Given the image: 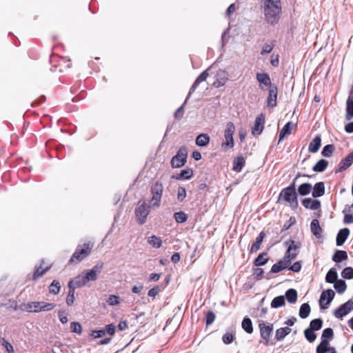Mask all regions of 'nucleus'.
<instances>
[{
  "mask_svg": "<svg viewBox=\"0 0 353 353\" xmlns=\"http://www.w3.org/2000/svg\"><path fill=\"white\" fill-rule=\"evenodd\" d=\"M1 345L5 347L6 351L8 353H14V350L12 344L9 343L8 341H6L5 339H2Z\"/></svg>",
  "mask_w": 353,
  "mask_h": 353,
  "instance_id": "bf43d9fd",
  "label": "nucleus"
},
{
  "mask_svg": "<svg viewBox=\"0 0 353 353\" xmlns=\"http://www.w3.org/2000/svg\"><path fill=\"white\" fill-rule=\"evenodd\" d=\"M212 67H210L208 70L203 71L195 80L193 85L190 88L189 96L194 92L196 87L202 82L205 81L209 76L208 71L211 70Z\"/></svg>",
  "mask_w": 353,
  "mask_h": 353,
  "instance_id": "a211bd4d",
  "label": "nucleus"
},
{
  "mask_svg": "<svg viewBox=\"0 0 353 353\" xmlns=\"http://www.w3.org/2000/svg\"><path fill=\"white\" fill-rule=\"evenodd\" d=\"M61 285L59 281L54 280L49 286V291L51 294H57L59 293Z\"/></svg>",
  "mask_w": 353,
  "mask_h": 353,
  "instance_id": "a18cd8bd",
  "label": "nucleus"
},
{
  "mask_svg": "<svg viewBox=\"0 0 353 353\" xmlns=\"http://www.w3.org/2000/svg\"><path fill=\"white\" fill-rule=\"evenodd\" d=\"M347 254L346 252L343 250H338L333 255L332 260L336 263L341 262L343 260L347 259Z\"/></svg>",
  "mask_w": 353,
  "mask_h": 353,
  "instance_id": "58836bf2",
  "label": "nucleus"
},
{
  "mask_svg": "<svg viewBox=\"0 0 353 353\" xmlns=\"http://www.w3.org/2000/svg\"><path fill=\"white\" fill-rule=\"evenodd\" d=\"M215 319V314L212 312H208L206 314V324H212Z\"/></svg>",
  "mask_w": 353,
  "mask_h": 353,
  "instance_id": "0e129e2a",
  "label": "nucleus"
},
{
  "mask_svg": "<svg viewBox=\"0 0 353 353\" xmlns=\"http://www.w3.org/2000/svg\"><path fill=\"white\" fill-rule=\"evenodd\" d=\"M303 205L306 208L311 210H317L320 208L321 203L318 200L311 198L305 199L303 201Z\"/></svg>",
  "mask_w": 353,
  "mask_h": 353,
  "instance_id": "5701e85b",
  "label": "nucleus"
},
{
  "mask_svg": "<svg viewBox=\"0 0 353 353\" xmlns=\"http://www.w3.org/2000/svg\"><path fill=\"white\" fill-rule=\"evenodd\" d=\"M41 264L39 267L37 268L33 275V279L37 280L39 277L43 275L48 270L49 267L43 268Z\"/></svg>",
  "mask_w": 353,
  "mask_h": 353,
  "instance_id": "c03bdc74",
  "label": "nucleus"
},
{
  "mask_svg": "<svg viewBox=\"0 0 353 353\" xmlns=\"http://www.w3.org/2000/svg\"><path fill=\"white\" fill-rule=\"evenodd\" d=\"M350 234V230L347 228L341 229L336 236V245L340 246L342 245Z\"/></svg>",
  "mask_w": 353,
  "mask_h": 353,
  "instance_id": "4be33fe9",
  "label": "nucleus"
},
{
  "mask_svg": "<svg viewBox=\"0 0 353 353\" xmlns=\"http://www.w3.org/2000/svg\"><path fill=\"white\" fill-rule=\"evenodd\" d=\"M103 263L100 261L91 269L83 271L82 274L84 276L86 283H88L89 281H95L101 274L103 268Z\"/></svg>",
  "mask_w": 353,
  "mask_h": 353,
  "instance_id": "423d86ee",
  "label": "nucleus"
},
{
  "mask_svg": "<svg viewBox=\"0 0 353 353\" xmlns=\"http://www.w3.org/2000/svg\"><path fill=\"white\" fill-rule=\"evenodd\" d=\"M311 231L316 237H320L321 234V228L317 219H313L310 225Z\"/></svg>",
  "mask_w": 353,
  "mask_h": 353,
  "instance_id": "7c9ffc66",
  "label": "nucleus"
},
{
  "mask_svg": "<svg viewBox=\"0 0 353 353\" xmlns=\"http://www.w3.org/2000/svg\"><path fill=\"white\" fill-rule=\"evenodd\" d=\"M328 162L325 159L319 160L313 167V170L316 172L324 171L327 167Z\"/></svg>",
  "mask_w": 353,
  "mask_h": 353,
  "instance_id": "473e14b6",
  "label": "nucleus"
},
{
  "mask_svg": "<svg viewBox=\"0 0 353 353\" xmlns=\"http://www.w3.org/2000/svg\"><path fill=\"white\" fill-rule=\"evenodd\" d=\"M70 329L72 332L81 334L82 332L81 325L78 322H72L70 323Z\"/></svg>",
  "mask_w": 353,
  "mask_h": 353,
  "instance_id": "3c124183",
  "label": "nucleus"
},
{
  "mask_svg": "<svg viewBox=\"0 0 353 353\" xmlns=\"http://www.w3.org/2000/svg\"><path fill=\"white\" fill-rule=\"evenodd\" d=\"M301 263L296 262L292 265H291L289 269L293 272H298L301 270Z\"/></svg>",
  "mask_w": 353,
  "mask_h": 353,
  "instance_id": "338daca9",
  "label": "nucleus"
},
{
  "mask_svg": "<svg viewBox=\"0 0 353 353\" xmlns=\"http://www.w3.org/2000/svg\"><path fill=\"white\" fill-rule=\"evenodd\" d=\"M148 242L150 245L155 248H159L162 244L161 238L155 235L150 236L148 239Z\"/></svg>",
  "mask_w": 353,
  "mask_h": 353,
  "instance_id": "e433bc0d",
  "label": "nucleus"
},
{
  "mask_svg": "<svg viewBox=\"0 0 353 353\" xmlns=\"http://www.w3.org/2000/svg\"><path fill=\"white\" fill-rule=\"evenodd\" d=\"M312 186L310 183H305L301 184L298 188V192L300 195L305 196L310 193Z\"/></svg>",
  "mask_w": 353,
  "mask_h": 353,
  "instance_id": "2f4dec72",
  "label": "nucleus"
},
{
  "mask_svg": "<svg viewBox=\"0 0 353 353\" xmlns=\"http://www.w3.org/2000/svg\"><path fill=\"white\" fill-rule=\"evenodd\" d=\"M105 332L110 335H113L115 332V325L113 324H109L106 326V329L105 330Z\"/></svg>",
  "mask_w": 353,
  "mask_h": 353,
  "instance_id": "774afa93",
  "label": "nucleus"
},
{
  "mask_svg": "<svg viewBox=\"0 0 353 353\" xmlns=\"http://www.w3.org/2000/svg\"><path fill=\"white\" fill-rule=\"evenodd\" d=\"M277 99V88L276 86H271L269 88V94L268 97V106L274 108L276 105Z\"/></svg>",
  "mask_w": 353,
  "mask_h": 353,
  "instance_id": "6ab92c4d",
  "label": "nucleus"
},
{
  "mask_svg": "<svg viewBox=\"0 0 353 353\" xmlns=\"http://www.w3.org/2000/svg\"><path fill=\"white\" fill-rule=\"evenodd\" d=\"M235 132V125L232 122H228L224 130V140L221 143V148L224 150L234 147V142L233 135Z\"/></svg>",
  "mask_w": 353,
  "mask_h": 353,
  "instance_id": "7ed1b4c3",
  "label": "nucleus"
},
{
  "mask_svg": "<svg viewBox=\"0 0 353 353\" xmlns=\"http://www.w3.org/2000/svg\"><path fill=\"white\" fill-rule=\"evenodd\" d=\"M87 284L85 279L84 278L83 274L82 272L74 277L72 280L70 281L68 283V288L69 289H74L79 288L81 287H83Z\"/></svg>",
  "mask_w": 353,
  "mask_h": 353,
  "instance_id": "2eb2a0df",
  "label": "nucleus"
},
{
  "mask_svg": "<svg viewBox=\"0 0 353 353\" xmlns=\"http://www.w3.org/2000/svg\"><path fill=\"white\" fill-rule=\"evenodd\" d=\"M333 151L334 146L332 145H327L323 148L322 154L324 157H330L332 154Z\"/></svg>",
  "mask_w": 353,
  "mask_h": 353,
  "instance_id": "4d7b16f0",
  "label": "nucleus"
},
{
  "mask_svg": "<svg viewBox=\"0 0 353 353\" xmlns=\"http://www.w3.org/2000/svg\"><path fill=\"white\" fill-rule=\"evenodd\" d=\"M107 302L111 306L118 305L120 303L119 297L114 294L110 295Z\"/></svg>",
  "mask_w": 353,
  "mask_h": 353,
  "instance_id": "603ef678",
  "label": "nucleus"
},
{
  "mask_svg": "<svg viewBox=\"0 0 353 353\" xmlns=\"http://www.w3.org/2000/svg\"><path fill=\"white\" fill-rule=\"evenodd\" d=\"M263 10L265 21L270 24L276 23L281 12V1L263 0Z\"/></svg>",
  "mask_w": 353,
  "mask_h": 353,
  "instance_id": "f257e3e1",
  "label": "nucleus"
},
{
  "mask_svg": "<svg viewBox=\"0 0 353 353\" xmlns=\"http://www.w3.org/2000/svg\"><path fill=\"white\" fill-rule=\"evenodd\" d=\"M267 259L265 258V255L261 254L256 259L254 263L256 266H260L265 264L267 263Z\"/></svg>",
  "mask_w": 353,
  "mask_h": 353,
  "instance_id": "052dcab7",
  "label": "nucleus"
},
{
  "mask_svg": "<svg viewBox=\"0 0 353 353\" xmlns=\"http://www.w3.org/2000/svg\"><path fill=\"white\" fill-rule=\"evenodd\" d=\"M215 81L213 82L212 85L215 88H220L223 86L228 81V73L222 69L217 70L214 76Z\"/></svg>",
  "mask_w": 353,
  "mask_h": 353,
  "instance_id": "f8f14e48",
  "label": "nucleus"
},
{
  "mask_svg": "<svg viewBox=\"0 0 353 353\" xmlns=\"http://www.w3.org/2000/svg\"><path fill=\"white\" fill-rule=\"evenodd\" d=\"M260 335L266 344L269 342L270 334L273 330V325L271 323H262L259 324Z\"/></svg>",
  "mask_w": 353,
  "mask_h": 353,
  "instance_id": "4468645a",
  "label": "nucleus"
},
{
  "mask_svg": "<svg viewBox=\"0 0 353 353\" xmlns=\"http://www.w3.org/2000/svg\"><path fill=\"white\" fill-rule=\"evenodd\" d=\"M341 276L346 279H353V268L351 267L344 268L341 272Z\"/></svg>",
  "mask_w": 353,
  "mask_h": 353,
  "instance_id": "09e8293b",
  "label": "nucleus"
},
{
  "mask_svg": "<svg viewBox=\"0 0 353 353\" xmlns=\"http://www.w3.org/2000/svg\"><path fill=\"white\" fill-rule=\"evenodd\" d=\"M288 243H289V242H285L286 245ZM299 246L294 241H290V245H288V250H287L283 259L288 265H290L291 263V261L294 259L296 257V256L299 253Z\"/></svg>",
  "mask_w": 353,
  "mask_h": 353,
  "instance_id": "6e6552de",
  "label": "nucleus"
},
{
  "mask_svg": "<svg viewBox=\"0 0 353 353\" xmlns=\"http://www.w3.org/2000/svg\"><path fill=\"white\" fill-rule=\"evenodd\" d=\"M353 310V300L350 299L342 304L339 308H337L334 315L336 319H342Z\"/></svg>",
  "mask_w": 353,
  "mask_h": 353,
  "instance_id": "9b49d317",
  "label": "nucleus"
},
{
  "mask_svg": "<svg viewBox=\"0 0 353 353\" xmlns=\"http://www.w3.org/2000/svg\"><path fill=\"white\" fill-rule=\"evenodd\" d=\"M334 288L337 291L338 293L342 294L346 290L345 282L343 280H337L334 283Z\"/></svg>",
  "mask_w": 353,
  "mask_h": 353,
  "instance_id": "37998d69",
  "label": "nucleus"
},
{
  "mask_svg": "<svg viewBox=\"0 0 353 353\" xmlns=\"http://www.w3.org/2000/svg\"><path fill=\"white\" fill-rule=\"evenodd\" d=\"M136 218L140 224H143L149 214V208L146 206L145 201H139L135 210Z\"/></svg>",
  "mask_w": 353,
  "mask_h": 353,
  "instance_id": "1a4fd4ad",
  "label": "nucleus"
},
{
  "mask_svg": "<svg viewBox=\"0 0 353 353\" xmlns=\"http://www.w3.org/2000/svg\"><path fill=\"white\" fill-rule=\"evenodd\" d=\"M273 50V46L270 44H265L263 46L261 54H268Z\"/></svg>",
  "mask_w": 353,
  "mask_h": 353,
  "instance_id": "69168bd1",
  "label": "nucleus"
},
{
  "mask_svg": "<svg viewBox=\"0 0 353 353\" xmlns=\"http://www.w3.org/2000/svg\"><path fill=\"white\" fill-rule=\"evenodd\" d=\"M280 197L290 205H294L296 206L297 205V201L294 183H293L292 185L283 189L280 194Z\"/></svg>",
  "mask_w": 353,
  "mask_h": 353,
  "instance_id": "0eeeda50",
  "label": "nucleus"
},
{
  "mask_svg": "<svg viewBox=\"0 0 353 353\" xmlns=\"http://www.w3.org/2000/svg\"><path fill=\"white\" fill-rule=\"evenodd\" d=\"M335 293L332 290L323 291L320 296L319 304L322 309H325L330 305L334 297Z\"/></svg>",
  "mask_w": 353,
  "mask_h": 353,
  "instance_id": "ddd939ff",
  "label": "nucleus"
},
{
  "mask_svg": "<svg viewBox=\"0 0 353 353\" xmlns=\"http://www.w3.org/2000/svg\"><path fill=\"white\" fill-rule=\"evenodd\" d=\"M265 117L261 114L256 117L254 123V125L252 129V133L253 135L260 134L264 128Z\"/></svg>",
  "mask_w": 353,
  "mask_h": 353,
  "instance_id": "f3484780",
  "label": "nucleus"
},
{
  "mask_svg": "<svg viewBox=\"0 0 353 353\" xmlns=\"http://www.w3.org/2000/svg\"><path fill=\"white\" fill-rule=\"evenodd\" d=\"M223 342L225 343V344H230L231 343L233 340H234V334L232 333V332H226L223 336Z\"/></svg>",
  "mask_w": 353,
  "mask_h": 353,
  "instance_id": "6e6d98bb",
  "label": "nucleus"
},
{
  "mask_svg": "<svg viewBox=\"0 0 353 353\" xmlns=\"http://www.w3.org/2000/svg\"><path fill=\"white\" fill-rule=\"evenodd\" d=\"M296 127V124L292 122H288L281 130L279 133V142H281L285 137L291 134V131Z\"/></svg>",
  "mask_w": 353,
  "mask_h": 353,
  "instance_id": "412c9836",
  "label": "nucleus"
},
{
  "mask_svg": "<svg viewBox=\"0 0 353 353\" xmlns=\"http://www.w3.org/2000/svg\"><path fill=\"white\" fill-rule=\"evenodd\" d=\"M256 79L259 82L261 89L270 88L271 86H274L272 85L271 79L267 73H257Z\"/></svg>",
  "mask_w": 353,
  "mask_h": 353,
  "instance_id": "dca6fc26",
  "label": "nucleus"
},
{
  "mask_svg": "<svg viewBox=\"0 0 353 353\" xmlns=\"http://www.w3.org/2000/svg\"><path fill=\"white\" fill-rule=\"evenodd\" d=\"M285 298L290 303H294L297 300V292L294 289H289L285 292Z\"/></svg>",
  "mask_w": 353,
  "mask_h": 353,
  "instance_id": "72a5a7b5",
  "label": "nucleus"
},
{
  "mask_svg": "<svg viewBox=\"0 0 353 353\" xmlns=\"http://www.w3.org/2000/svg\"><path fill=\"white\" fill-rule=\"evenodd\" d=\"M174 219L177 223H182L187 220V215L183 212H178L174 213Z\"/></svg>",
  "mask_w": 353,
  "mask_h": 353,
  "instance_id": "8fccbe9b",
  "label": "nucleus"
},
{
  "mask_svg": "<svg viewBox=\"0 0 353 353\" xmlns=\"http://www.w3.org/2000/svg\"><path fill=\"white\" fill-rule=\"evenodd\" d=\"M193 175V171L192 169H185V170H183L179 176L176 177V179L179 180V179H190Z\"/></svg>",
  "mask_w": 353,
  "mask_h": 353,
  "instance_id": "49530a36",
  "label": "nucleus"
},
{
  "mask_svg": "<svg viewBox=\"0 0 353 353\" xmlns=\"http://www.w3.org/2000/svg\"><path fill=\"white\" fill-rule=\"evenodd\" d=\"M105 334V330H94L90 334V335L95 339L103 337Z\"/></svg>",
  "mask_w": 353,
  "mask_h": 353,
  "instance_id": "e2e57ef3",
  "label": "nucleus"
},
{
  "mask_svg": "<svg viewBox=\"0 0 353 353\" xmlns=\"http://www.w3.org/2000/svg\"><path fill=\"white\" fill-rule=\"evenodd\" d=\"M245 164V160L243 157H238L234 160L233 170L236 172H240Z\"/></svg>",
  "mask_w": 353,
  "mask_h": 353,
  "instance_id": "f704fd0d",
  "label": "nucleus"
},
{
  "mask_svg": "<svg viewBox=\"0 0 353 353\" xmlns=\"http://www.w3.org/2000/svg\"><path fill=\"white\" fill-rule=\"evenodd\" d=\"M264 236H265L264 232H261L259 234V236L256 238V241H255L254 243H253L252 245L251 246L250 252H256L260 249L261 244L263 241Z\"/></svg>",
  "mask_w": 353,
  "mask_h": 353,
  "instance_id": "c756f323",
  "label": "nucleus"
},
{
  "mask_svg": "<svg viewBox=\"0 0 353 353\" xmlns=\"http://www.w3.org/2000/svg\"><path fill=\"white\" fill-rule=\"evenodd\" d=\"M210 141V136L208 134L202 133L197 136L195 143L198 146L205 147L209 144Z\"/></svg>",
  "mask_w": 353,
  "mask_h": 353,
  "instance_id": "b1692460",
  "label": "nucleus"
},
{
  "mask_svg": "<svg viewBox=\"0 0 353 353\" xmlns=\"http://www.w3.org/2000/svg\"><path fill=\"white\" fill-rule=\"evenodd\" d=\"M186 196V190L183 187H179L177 190V199L179 201H182Z\"/></svg>",
  "mask_w": 353,
  "mask_h": 353,
  "instance_id": "13d9d810",
  "label": "nucleus"
},
{
  "mask_svg": "<svg viewBox=\"0 0 353 353\" xmlns=\"http://www.w3.org/2000/svg\"><path fill=\"white\" fill-rule=\"evenodd\" d=\"M353 163V152L349 154L339 165L340 171L346 170Z\"/></svg>",
  "mask_w": 353,
  "mask_h": 353,
  "instance_id": "393cba45",
  "label": "nucleus"
},
{
  "mask_svg": "<svg viewBox=\"0 0 353 353\" xmlns=\"http://www.w3.org/2000/svg\"><path fill=\"white\" fill-rule=\"evenodd\" d=\"M337 272L336 271L332 268L330 269L326 274L325 280L327 283H334L336 281H337Z\"/></svg>",
  "mask_w": 353,
  "mask_h": 353,
  "instance_id": "ea45409f",
  "label": "nucleus"
},
{
  "mask_svg": "<svg viewBox=\"0 0 353 353\" xmlns=\"http://www.w3.org/2000/svg\"><path fill=\"white\" fill-rule=\"evenodd\" d=\"M188 156V152L185 148H181L177 154L174 156L171 160V164L173 168H180L185 162Z\"/></svg>",
  "mask_w": 353,
  "mask_h": 353,
  "instance_id": "9d476101",
  "label": "nucleus"
},
{
  "mask_svg": "<svg viewBox=\"0 0 353 353\" xmlns=\"http://www.w3.org/2000/svg\"><path fill=\"white\" fill-rule=\"evenodd\" d=\"M285 297L283 296H279L273 299L271 302V307L272 308H278L285 305Z\"/></svg>",
  "mask_w": 353,
  "mask_h": 353,
  "instance_id": "a19ab883",
  "label": "nucleus"
},
{
  "mask_svg": "<svg viewBox=\"0 0 353 353\" xmlns=\"http://www.w3.org/2000/svg\"><path fill=\"white\" fill-rule=\"evenodd\" d=\"M325 193V185L323 182H319L315 184L313 191H312V196L316 197L321 196Z\"/></svg>",
  "mask_w": 353,
  "mask_h": 353,
  "instance_id": "bb28decb",
  "label": "nucleus"
},
{
  "mask_svg": "<svg viewBox=\"0 0 353 353\" xmlns=\"http://www.w3.org/2000/svg\"><path fill=\"white\" fill-rule=\"evenodd\" d=\"M241 326L248 334H252L253 332L252 323L250 319L244 318L242 321Z\"/></svg>",
  "mask_w": 353,
  "mask_h": 353,
  "instance_id": "c9c22d12",
  "label": "nucleus"
},
{
  "mask_svg": "<svg viewBox=\"0 0 353 353\" xmlns=\"http://www.w3.org/2000/svg\"><path fill=\"white\" fill-rule=\"evenodd\" d=\"M322 327V321L319 319L312 320L310 322V329H312V330H319Z\"/></svg>",
  "mask_w": 353,
  "mask_h": 353,
  "instance_id": "864d4df0",
  "label": "nucleus"
},
{
  "mask_svg": "<svg viewBox=\"0 0 353 353\" xmlns=\"http://www.w3.org/2000/svg\"><path fill=\"white\" fill-rule=\"evenodd\" d=\"M56 307V305L52 303L44 301H31L24 303L22 305V310L28 312H40L50 311Z\"/></svg>",
  "mask_w": 353,
  "mask_h": 353,
  "instance_id": "f03ea898",
  "label": "nucleus"
},
{
  "mask_svg": "<svg viewBox=\"0 0 353 353\" xmlns=\"http://www.w3.org/2000/svg\"><path fill=\"white\" fill-rule=\"evenodd\" d=\"M334 334L333 330L332 328H326L323 331L322 338L323 339H327L332 338Z\"/></svg>",
  "mask_w": 353,
  "mask_h": 353,
  "instance_id": "680f3d73",
  "label": "nucleus"
},
{
  "mask_svg": "<svg viewBox=\"0 0 353 353\" xmlns=\"http://www.w3.org/2000/svg\"><path fill=\"white\" fill-rule=\"evenodd\" d=\"M74 289H69V292L66 297V303L68 305H72L74 301Z\"/></svg>",
  "mask_w": 353,
  "mask_h": 353,
  "instance_id": "5fc2aeb1",
  "label": "nucleus"
},
{
  "mask_svg": "<svg viewBox=\"0 0 353 353\" xmlns=\"http://www.w3.org/2000/svg\"><path fill=\"white\" fill-rule=\"evenodd\" d=\"M92 247L93 243L91 242L85 243L83 247L79 246L70 259V262L73 263L81 261L90 254Z\"/></svg>",
  "mask_w": 353,
  "mask_h": 353,
  "instance_id": "20e7f679",
  "label": "nucleus"
},
{
  "mask_svg": "<svg viewBox=\"0 0 353 353\" xmlns=\"http://www.w3.org/2000/svg\"><path fill=\"white\" fill-rule=\"evenodd\" d=\"M288 266L289 265L283 259H282L272 265L271 272L273 273H277L287 268Z\"/></svg>",
  "mask_w": 353,
  "mask_h": 353,
  "instance_id": "c85d7f7f",
  "label": "nucleus"
},
{
  "mask_svg": "<svg viewBox=\"0 0 353 353\" xmlns=\"http://www.w3.org/2000/svg\"><path fill=\"white\" fill-rule=\"evenodd\" d=\"M345 110L346 119L351 120L353 118V90L350 91L348 98L347 99Z\"/></svg>",
  "mask_w": 353,
  "mask_h": 353,
  "instance_id": "aec40b11",
  "label": "nucleus"
},
{
  "mask_svg": "<svg viewBox=\"0 0 353 353\" xmlns=\"http://www.w3.org/2000/svg\"><path fill=\"white\" fill-rule=\"evenodd\" d=\"M310 312V307L307 303H303L301 305L299 310V316L301 319L307 318Z\"/></svg>",
  "mask_w": 353,
  "mask_h": 353,
  "instance_id": "79ce46f5",
  "label": "nucleus"
},
{
  "mask_svg": "<svg viewBox=\"0 0 353 353\" xmlns=\"http://www.w3.org/2000/svg\"><path fill=\"white\" fill-rule=\"evenodd\" d=\"M321 144V138L320 136H316L309 144L308 150L310 152H317Z\"/></svg>",
  "mask_w": 353,
  "mask_h": 353,
  "instance_id": "a878e982",
  "label": "nucleus"
},
{
  "mask_svg": "<svg viewBox=\"0 0 353 353\" xmlns=\"http://www.w3.org/2000/svg\"><path fill=\"white\" fill-rule=\"evenodd\" d=\"M292 330L288 327L277 329L275 333V337L277 341H282L288 334L291 332Z\"/></svg>",
  "mask_w": 353,
  "mask_h": 353,
  "instance_id": "cd10ccee",
  "label": "nucleus"
},
{
  "mask_svg": "<svg viewBox=\"0 0 353 353\" xmlns=\"http://www.w3.org/2000/svg\"><path fill=\"white\" fill-rule=\"evenodd\" d=\"M304 334L306 339L310 343L314 341L316 338V335L312 329L307 328L305 330Z\"/></svg>",
  "mask_w": 353,
  "mask_h": 353,
  "instance_id": "de8ad7c7",
  "label": "nucleus"
},
{
  "mask_svg": "<svg viewBox=\"0 0 353 353\" xmlns=\"http://www.w3.org/2000/svg\"><path fill=\"white\" fill-rule=\"evenodd\" d=\"M163 191V184L156 182L151 188L152 197L150 200V207L158 208L161 204V196Z\"/></svg>",
  "mask_w": 353,
  "mask_h": 353,
  "instance_id": "39448f33",
  "label": "nucleus"
},
{
  "mask_svg": "<svg viewBox=\"0 0 353 353\" xmlns=\"http://www.w3.org/2000/svg\"><path fill=\"white\" fill-rule=\"evenodd\" d=\"M330 347L329 341L327 339H322L321 342L316 347V353H326Z\"/></svg>",
  "mask_w": 353,
  "mask_h": 353,
  "instance_id": "4c0bfd02",
  "label": "nucleus"
}]
</instances>
